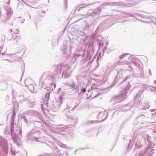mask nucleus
<instances>
[{
    "label": "nucleus",
    "instance_id": "f257e3e1",
    "mask_svg": "<svg viewBox=\"0 0 156 156\" xmlns=\"http://www.w3.org/2000/svg\"><path fill=\"white\" fill-rule=\"evenodd\" d=\"M126 93L125 92L123 93L122 94H120L119 95V96L118 98L120 99V101H121L126 98Z\"/></svg>",
    "mask_w": 156,
    "mask_h": 156
},
{
    "label": "nucleus",
    "instance_id": "f03ea898",
    "mask_svg": "<svg viewBox=\"0 0 156 156\" xmlns=\"http://www.w3.org/2000/svg\"><path fill=\"white\" fill-rule=\"evenodd\" d=\"M154 145L152 144L149 145L147 149V151L148 153H150V152L153 151V148Z\"/></svg>",
    "mask_w": 156,
    "mask_h": 156
},
{
    "label": "nucleus",
    "instance_id": "7ed1b4c3",
    "mask_svg": "<svg viewBox=\"0 0 156 156\" xmlns=\"http://www.w3.org/2000/svg\"><path fill=\"white\" fill-rule=\"evenodd\" d=\"M7 143V141H6L4 139L2 140L1 145L2 146L5 145L6 146Z\"/></svg>",
    "mask_w": 156,
    "mask_h": 156
},
{
    "label": "nucleus",
    "instance_id": "20e7f679",
    "mask_svg": "<svg viewBox=\"0 0 156 156\" xmlns=\"http://www.w3.org/2000/svg\"><path fill=\"white\" fill-rule=\"evenodd\" d=\"M50 94V93H47L46 95L45 99L47 101H48L49 99Z\"/></svg>",
    "mask_w": 156,
    "mask_h": 156
},
{
    "label": "nucleus",
    "instance_id": "39448f33",
    "mask_svg": "<svg viewBox=\"0 0 156 156\" xmlns=\"http://www.w3.org/2000/svg\"><path fill=\"white\" fill-rule=\"evenodd\" d=\"M62 66H57V72H59L61 71Z\"/></svg>",
    "mask_w": 156,
    "mask_h": 156
},
{
    "label": "nucleus",
    "instance_id": "423d86ee",
    "mask_svg": "<svg viewBox=\"0 0 156 156\" xmlns=\"http://www.w3.org/2000/svg\"><path fill=\"white\" fill-rule=\"evenodd\" d=\"M115 3H108L107 2H105V3H104V4L105 5H110V6H112V5H114Z\"/></svg>",
    "mask_w": 156,
    "mask_h": 156
},
{
    "label": "nucleus",
    "instance_id": "0eeeda50",
    "mask_svg": "<svg viewBox=\"0 0 156 156\" xmlns=\"http://www.w3.org/2000/svg\"><path fill=\"white\" fill-rule=\"evenodd\" d=\"M15 33L16 36L17 37H18V38L19 39H20V36H18L19 34H18V30H16V31L14 32Z\"/></svg>",
    "mask_w": 156,
    "mask_h": 156
},
{
    "label": "nucleus",
    "instance_id": "6e6552de",
    "mask_svg": "<svg viewBox=\"0 0 156 156\" xmlns=\"http://www.w3.org/2000/svg\"><path fill=\"white\" fill-rule=\"evenodd\" d=\"M126 55H127V54H122L120 57H119V58L120 59L123 58Z\"/></svg>",
    "mask_w": 156,
    "mask_h": 156
},
{
    "label": "nucleus",
    "instance_id": "1a4fd4ad",
    "mask_svg": "<svg viewBox=\"0 0 156 156\" xmlns=\"http://www.w3.org/2000/svg\"><path fill=\"white\" fill-rule=\"evenodd\" d=\"M126 55H127V54H122L120 57H119V58L120 59L123 58Z\"/></svg>",
    "mask_w": 156,
    "mask_h": 156
},
{
    "label": "nucleus",
    "instance_id": "9d476101",
    "mask_svg": "<svg viewBox=\"0 0 156 156\" xmlns=\"http://www.w3.org/2000/svg\"><path fill=\"white\" fill-rule=\"evenodd\" d=\"M13 126V122H12L11 123V132L12 133V128Z\"/></svg>",
    "mask_w": 156,
    "mask_h": 156
},
{
    "label": "nucleus",
    "instance_id": "9b49d317",
    "mask_svg": "<svg viewBox=\"0 0 156 156\" xmlns=\"http://www.w3.org/2000/svg\"><path fill=\"white\" fill-rule=\"evenodd\" d=\"M59 100L60 104H61L62 103V99L61 98H59Z\"/></svg>",
    "mask_w": 156,
    "mask_h": 156
},
{
    "label": "nucleus",
    "instance_id": "f8f14e48",
    "mask_svg": "<svg viewBox=\"0 0 156 156\" xmlns=\"http://www.w3.org/2000/svg\"><path fill=\"white\" fill-rule=\"evenodd\" d=\"M62 145V147H63L65 148H67V146L66 145L63 144Z\"/></svg>",
    "mask_w": 156,
    "mask_h": 156
},
{
    "label": "nucleus",
    "instance_id": "ddd939ff",
    "mask_svg": "<svg viewBox=\"0 0 156 156\" xmlns=\"http://www.w3.org/2000/svg\"><path fill=\"white\" fill-rule=\"evenodd\" d=\"M64 76V77H66V76H65V72H63L62 74V77Z\"/></svg>",
    "mask_w": 156,
    "mask_h": 156
},
{
    "label": "nucleus",
    "instance_id": "4468645a",
    "mask_svg": "<svg viewBox=\"0 0 156 156\" xmlns=\"http://www.w3.org/2000/svg\"><path fill=\"white\" fill-rule=\"evenodd\" d=\"M86 89L85 88H83L82 90V91L84 93H85L86 92Z\"/></svg>",
    "mask_w": 156,
    "mask_h": 156
},
{
    "label": "nucleus",
    "instance_id": "2eb2a0df",
    "mask_svg": "<svg viewBox=\"0 0 156 156\" xmlns=\"http://www.w3.org/2000/svg\"><path fill=\"white\" fill-rule=\"evenodd\" d=\"M107 116L106 115V114L105 115V119L103 120H104L106 119V118H107Z\"/></svg>",
    "mask_w": 156,
    "mask_h": 156
},
{
    "label": "nucleus",
    "instance_id": "dca6fc26",
    "mask_svg": "<svg viewBox=\"0 0 156 156\" xmlns=\"http://www.w3.org/2000/svg\"><path fill=\"white\" fill-rule=\"evenodd\" d=\"M139 156H143V155H142L141 154H139Z\"/></svg>",
    "mask_w": 156,
    "mask_h": 156
},
{
    "label": "nucleus",
    "instance_id": "f3484780",
    "mask_svg": "<svg viewBox=\"0 0 156 156\" xmlns=\"http://www.w3.org/2000/svg\"><path fill=\"white\" fill-rule=\"evenodd\" d=\"M101 115V113H99V115Z\"/></svg>",
    "mask_w": 156,
    "mask_h": 156
},
{
    "label": "nucleus",
    "instance_id": "a211bd4d",
    "mask_svg": "<svg viewBox=\"0 0 156 156\" xmlns=\"http://www.w3.org/2000/svg\"><path fill=\"white\" fill-rule=\"evenodd\" d=\"M151 70H150V69H149V73H151Z\"/></svg>",
    "mask_w": 156,
    "mask_h": 156
},
{
    "label": "nucleus",
    "instance_id": "6ab92c4d",
    "mask_svg": "<svg viewBox=\"0 0 156 156\" xmlns=\"http://www.w3.org/2000/svg\"><path fill=\"white\" fill-rule=\"evenodd\" d=\"M156 83V80H155L154 81V83Z\"/></svg>",
    "mask_w": 156,
    "mask_h": 156
},
{
    "label": "nucleus",
    "instance_id": "aec40b11",
    "mask_svg": "<svg viewBox=\"0 0 156 156\" xmlns=\"http://www.w3.org/2000/svg\"><path fill=\"white\" fill-rule=\"evenodd\" d=\"M154 90L156 91V88Z\"/></svg>",
    "mask_w": 156,
    "mask_h": 156
},
{
    "label": "nucleus",
    "instance_id": "412c9836",
    "mask_svg": "<svg viewBox=\"0 0 156 156\" xmlns=\"http://www.w3.org/2000/svg\"><path fill=\"white\" fill-rule=\"evenodd\" d=\"M128 15H129V16H131V15H130L128 14Z\"/></svg>",
    "mask_w": 156,
    "mask_h": 156
},
{
    "label": "nucleus",
    "instance_id": "4be33fe9",
    "mask_svg": "<svg viewBox=\"0 0 156 156\" xmlns=\"http://www.w3.org/2000/svg\"><path fill=\"white\" fill-rule=\"evenodd\" d=\"M77 55V56H79V55Z\"/></svg>",
    "mask_w": 156,
    "mask_h": 156
},
{
    "label": "nucleus",
    "instance_id": "5701e85b",
    "mask_svg": "<svg viewBox=\"0 0 156 156\" xmlns=\"http://www.w3.org/2000/svg\"><path fill=\"white\" fill-rule=\"evenodd\" d=\"M13 37H15V35H13Z\"/></svg>",
    "mask_w": 156,
    "mask_h": 156
},
{
    "label": "nucleus",
    "instance_id": "b1692460",
    "mask_svg": "<svg viewBox=\"0 0 156 156\" xmlns=\"http://www.w3.org/2000/svg\"><path fill=\"white\" fill-rule=\"evenodd\" d=\"M55 86H56V85H55Z\"/></svg>",
    "mask_w": 156,
    "mask_h": 156
},
{
    "label": "nucleus",
    "instance_id": "393cba45",
    "mask_svg": "<svg viewBox=\"0 0 156 156\" xmlns=\"http://www.w3.org/2000/svg\"><path fill=\"white\" fill-rule=\"evenodd\" d=\"M2 55H4V53H3L2 54Z\"/></svg>",
    "mask_w": 156,
    "mask_h": 156
}]
</instances>
